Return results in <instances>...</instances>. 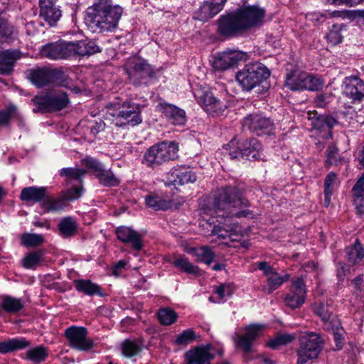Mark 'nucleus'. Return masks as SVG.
Returning <instances> with one entry per match:
<instances>
[{
    "instance_id": "1",
    "label": "nucleus",
    "mask_w": 364,
    "mask_h": 364,
    "mask_svg": "<svg viewBox=\"0 0 364 364\" xmlns=\"http://www.w3.org/2000/svg\"><path fill=\"white\" fill-rule=\"evenodd\" d=\"M249 205V201L242 196L238 188L231 186L221 188L213 198V208L208 210L213 211L211 215H217L219 223L213 227L211 235L219 239L229 238L231 242L237 241L242 235L241 228L236 223H229V220L222 222L219 218L247 217L252 214L250 210L244 209Z\"/></svg>"
},
{
    "instance_id": "2",
    "label": "nucleus",
    "mask_w": 364,
    "mask_h": 364,
    "mask_svg": "<svg viewBox=\"0 0 364 364\" xmlns=\"http://www.w3.org/2000/svg\"><path fill=\"white\" fill-rule=\"evenodd\" d=\"M265 14V10L257 5L239 8L220 16L218 32L224 36H236L244 31L262 25Z\"/></svg>"
},
{
    "instance_id": "3",
    "label": "nucleus",
    "mask_w": 364,
    "mask_h": 364,
    "mask_svg": "<svg viewBox=\"0 0 364 364\" xmlns=\"http://www.w3.org/2000/svg\"><path fill=\"white\" fill-rule=\"evenodd\" d=\"M123 12L121 6L110 0H98L87 9L85 20L93 33H112L118 28Z\"/></svg>"
},
{
    "instance_id": "4",
    "label": "nucleus",
    "mask_w": 364,
    "mask_h": 364,
    "mask_svg": "<svg viewBox=\"0 0 364 364\" xmlns=\"http://www.w3.org/2000/svg\"><path fill=\"white\" fill-rule=\"evenodd\" d=\"M141 112L140 105L131 101L112 102L107 106V115L112 117L113 123L120 127L140 124Z\"/></svg>"
},
{
    "instance_id": "5",
    "label": "nucleus",
    "mask_w": 364,
    "mask_h": 364,
    "mask_svg": "<svg viewBox=\"0 0 364 364\" xmlns=\"http://www.w3.org/2000/svg\"><path fill=\"white\" fill-rule=\"evenodd\" d=\"M178 145L174 141H162L151 146L145 152L143 163L156 167L178 158Z\"/></svg>"
},
{
    "instance_id": "6",
    "label": "nucleus",
    "mask_w": 364,
    "mask_h": 364,
    "mask_svg": "<svg viewBox=\"0 0 364 364\" xmlns=\"http://www.w3.org/2000/svg\"><path fill=\"white\" fill-rule=\"evenodd\" d=\"M270 75L269 70L262 63L255 62L246 65L236 75V80L242 90L250 91L259 85Z\"/></svg>"
},
{
    "instance_id": "7",
    "label": "nucleus",
    "mask_w": 364,
    "mask_h": 364,
    "mask_svg": "<svg viewBox=\"0 0 364 364\" xmlns=\"http://www.w3.org/2000/svg\"><path fill=\"white\" fill-rule=\"evenodd\" d=\"M225 149L230 159H240L246 157L249 160L262 159V145L257 139H232L226 144Z\"/></svg>"
},
{
    "instance_id": "8",
    "label": "nucleus",
    "mask_w": 364,
    "mask_h": 364,
    "mask_svg": "<svg viewBox=\"0 0 364 364\" xmlns=\"http://www.w3.org/2000/svg\"><path fill=\"white\" fill-rule=\"evenodd\" d=\"M299 346L296 350L297 364H306L316 359L323 348V339L316 333H305L299 337Z\"/></svg>"
},
{
    "instance_id": "9",
    "label": "nucleus",
    "mask_w": 364,
    "mask_h": 364,
    "mask_svg": "<svg viewBox=\"0 0 364 364\" xmlns=\"http://www.w3.org/2000/svg\"><path fill=\"white\" fill-rule=\"evenodd\" d=\"M124 70L129 81L134 85L145 83V80L153 75L152 67L144 59L132 56L127 59L124 65Z\"/></svg>"
},
{
    "instance_id": "10",
    "label": "nucleus",
    "mask_w": 364,
    "mask_h": 364,
    "mask_svg": "<svg viewBox=\"0 0 364 364\" xmlns=\"http://www.w3.org/2000/svg\"><path fill=\"white\" fill-rule=\"evenodd\" d=\"M285 85L293 91L304 90L316 91L321 89L323 83L320 78L306 72L294 70L287 75Z\"/></svg>"
},
{
    "instance_id": "11",
    "label": "nucleus",
    "mask_w": 364,
    "mask_h": 364,
    "mask_svg": "<svg viewBox=\"0 0 364 364\" xmlns=\"http://www.w3.org/2000/svg\"><path fill=\"white\" fill-rule=\"evenodd\" d=\"M34 102L40 111L47 112L65 108L69 103V99L65 92L54 90L36 96Z\"/></svg>"
},
{
    "instance_id": "12",
    "label": "nucleus",
    "mask_w": 364,
    "mask_h": 364,
    "mask_svg": "<svg viewBox=\"0 0 364 364\" xmlns=\"http://www.w3.org/2000/svg\"><path fill=\"white\" fill-rule=\"evenodd\" d=\"M216 353L223 355V350H215L212 344L200 345L185 353L184 364H211Z\"/></svg>"
},
{
    "instance_id": "13",
    "label": "nucleus",
    "mask_w": 364,
    "mask_h": 364,
    "mask_svg": "<svg viewBox=\"0 0 364 364\" xmlns=\"http://www.w3.org/2000/svg\"><path fill=\"white\" fill-rule=\"evenodd\" d=\"M87 329L82 326H72L65 331L69 346L80 351L90 350L96 346L93 340L87 337Z\"/></svg>"
},
{
    "instance_id": "14",
    "label": "nucleus",
    "mask_w": 364,
    "mask_h": 364,
    "mask_svg": "<svg viewBox=\"0 0 364 364\" xmlns=\"http://www.w3.org/2000/svg\"><path fill=\"white\" fill-rule=\"evenodd\" d=\"M195 97L200 106L209 114L219 116L227 108L226 105L216 99L211 91H198Z\"/></svg>"
},
{
    "instance_id": "15",
    "label": "nucleus",
    "mask_w": 364,
    "mask_h": 364,
    "mask_svg": "<svg viewBox=\"0 0 364 364\" xmlns=\"http://www.w3.org/2000/svg\"><path fill=\"white\" fill-rule=\"evenodd\" d=\"M243 126L257 135L269 134L274 129V124L269 118L258 114L246 117L243 121Z\"/></svg>"
},
{
    "instance_id": "16",
    "label": "nucleus",
    "mask_w": 364,
    "mask_h": 364,
    "mask_svg": "<svg viewBox=\"0 0 364 364\" xmlns=\"http://www.w3.org/2000/svg\"><path fill=\"white\" fill-rule=\"evenodd\" d=\"M306 296V284L301 278H297L292 282L289 293L284 297V302L290 308L297 309L305 302Z\"/></svg>"
},
{
    "instance_id": "17",
    "label": "nucleus",
    "mask_w": 364,
    "mask_h": 364,
    "mask_svg": "<svg viewBox=\"0 0 364 364\" xmlns=\"http://www.w3.org/2000/svg\"><path fill=\"white\" fill-rule=\"evenodd\" d=\"M264 328V325L252 324L245 328L244 335L236 334L233 337V341L237 348H241L245 353H249L251 350L252 345L255 338L260 335Z\"/></svg>"
},
{
    "instance_id": "18",
    "label": "nucleus",
    "mask_w": 364,
    "mask_h": 364,
    "mask_svg": "<svg viewBox=\"0 0 364 364\" xmlns=\"http://www.w3.org/2000/svg\"><path fill=\"white\" fill-rule=\"evenodd\" d=\"M196 181L195 173L185 166H177L171 168L166 174L165 185L183 186Z\"/></svg>"
},
{
    "instance_id": "19",
    "label": "nucleus",
    "mask_w": 364,
    "mask_h": 364,
    "mask_svg": "<svg viewBox=\"0 0 364 364\" xmlns=\"http://www.w3.org/2000/svg\"><path fill=\"white\" fill-rule=\"evenodd\" d=\"M156 108L169 123L178 126L186 124L187 119L185 111L176 105L162 101L157 105Z\"/></svg>"
},
{
    "instance_id": "20",
    "label": "nucleus",
    "mask_w": 364,
    "mask_h": 364,
    "mask_svg": "<svg viewBox=\"0 0 364 364\" xmlns=\"http://www.w3.org/2000/svg\"><path fill=\"white\" fill-rule=\"evenodd\" d=\"M242 58L243 53L238 50L224 51L213 57L212 65L217 70H225L236 65Z\"/></svg>"
},
{
    "instance_id": "21",
    "label": "nucleus",
    "mask_w": 364,
    "mask_h": 364,
    "mask_svg": "<svg viewBox=\"0 0 364 364\" xmlns=\"http://www.w3.org/2000/svg\"><path fill=\"white\" fill-rule=\"evenodd\" d=\"M343 93L353 101L364 98V81L356 76L346 77L343 82Z\"/></svg>"
},
{
    "instance_id": "22",
    "label": "nucleus",
    "mask_w": 364,
    "mask_h": 364,
    "mask_svg": "<svg viewBox=\"0 0 364 364\" xmlns=\"http://www.w3.org/2000/svg\"><path fill=\"white\" fill-rule=\"evenodd\" d=\"M41 55L53 60L69 58L68 42L59 41L55 43L43 46L40 50Z\"/></svg>"
},
{
    "instance_id": "23",
    "label": "nucleus",
    "mask_w": 364,
    "mask_h": 364,
    "mask_svg": "<svg viewBox=\"0 0 364 364\" xmlns=\"http://www.w3.org/2000/svg\"><path fill=\"white\" fill-rule=\"evenodd\" d=\"M56 71L46 67L31 69L28 71L30 81L38 87H44L53 81Z\"/></svg>"
},
{
    "instance_id": "24",
    "label": "nucleus",
    "mask_w": 364,
    "mask_h": 364,
    "mask_svg": "<svg viewBox=\"0 0 364 364\" xmlns=\"http://www.w3.org/2000/svg\"><path fill=\"white\" fill-rule=\"evenodd\" d=\"M117 238L124 243H131L133 249L140 250L142 248L141 238L139 234L133 229L121 226L116 229Z\"/></svg>"
},
{
    "instance_id": "25",
    "label": "nucleus",
    "mask_w": 364,
    "mask_h": 364,
    "mask_svg": "<svg viewBox=\"0 0 364 364\" xmlns=\"http://www.w3.org/2000/svg\"><path fill=\"white\" fill-rule=\"evenodd\" d=\"M223 9L212 0L204 1L195 11L193 18L200 21H208L218 14Z\"/></svg>"
},
{
    "instance_id": "26",
    "label": "nucleus",
    "mask_w": 364,
    "mask_h": 364,
    "mask_svg": "<svg viewBox=\"0 0 364 364\" xmlns=\"http://www.w3.org/2000/svg\"><path fill=\"white\" fill-rule=\"evenodd\" d=\"M314 313L321 318L324 328L338 324V318L333 314L332 307L328 303H318L314 306Z\"/></svg>"
},
{
    "instance_id": "27",
    "label": "nucleus",
    "mask_w": 364,
    "mask_h": 364,
    "mask_svg": "<svg viewBox=\"0 0 364 364\" xmlns=\"http://www.w3.org/2000/svg\"><path fill=\"white\" fill-rule=\"evenodd\" d=\"M21 56L22 53L19 50L0 51V73H9L13 70L16 61Z\"/></svg>"
},
{
    "instance_id": "28",
    "label": "nucleus",
    "mask_w": 364,
    "mask_h": 364,
    "mask_svg": "<svg viewBox=\"0 0 364 364\" xmlns=\"http://www.w3.org/2000/svg\"><path fill=\"white\" fill-rule=\"evenodd\" d=\"M351 193L358 214L360 216L364 215V172L356 181Z\"/></svg>"
},
{
    "instance_id": "29",
    "label": "nucleus",
    "mask_w": 364,
    "mask_h": 364,
    "mask_svg": "<svg viewBox=\"0 0 364 364\" xmlns=\"http://www.w3.org/2000/svg\"><path fill=\"white\" fill-rule=\"evenodd\" d=\"M61 16V10L59 6L56 5V2H53L50 4H43V6L40 7L41 18L50 26H55Z\"/></svg>"
},
{
    "instance_id": "30",
    "label": "nucleus",
    "mask_w": 364,
    "mask_h": 364,
    "mask_svg": "<svg viewBox=\"0 0 364 364\" xmlns=\"http://www.w3.org/2000/svg\"><path fill=\"white\" fill-rule=\"evenodd\" d=\"M46 195L47 190L45 187L28 186L21 190L20 198L23 201L41 203Z\"/></svg>"
},
{
    "instance_id": "31",
    "label": "nucleus",
    "mask_w": 364,
    "mask_h": 364,
    "mask_svg": "<svg viewBox=\"0 0 364 364\" xmlns=\"http://www.w3.org/2000/svg\"><path fill=\"white\" fill-rule=\"evenodd\" d=\"M75 289L85 295L92 296L97 295L104 296L105 294L102 291V287L97 284L93 283L90 279H77L74 281Z\"/></svg>"
},
{
    "instance_id": "32",
    "label": "nucleus",
    "mask_w": 364,
    "mask_h": 364,
    "mask_svg": "<svg viewBox=\"0 0 364 364\" xmlns=\"http://www.w3.org/2000/svg\"><path fill=\"white\" fill-rule=\"evenodd\" d=\"M31 343L25 338H15L0 342V353L6 354L15 350H23L30 346Z\"/></svg>"
},
{
    "instance_id": "33",
    "label": "nucleus",
    "mask_w": 364,
    "mask_h": 364,
    "mask_svg": "<svg viewBox=\"0 0 364 364\" xmlns=\"http://www.w3.org/2000/svg\"><path fill=\"white\" fill-rule=\"evenodd\" d=\"M267 283L262 286V290L267 294H272L274 290L279 289L283 283L289 279V274H279L277 272L266 278Z\"/></svg>"
},
{
    "instance_id": "34",
    "label": "nucleus",
    "mask_w": 364,
    "mask_h": 364,
    "mask_svg": "<svg viewBox=\"0 0 364 364\" xmlns=\"http://www.w3.org/2000/svg\"><path fill=\"white\" fill-rule=\"evenodd\" d=\"M145 203L149 208L155 210H166L171 208V201L163 198L155 193H151L145 196Z\"/></svg>"
},
{
    "instance_id": "35",
    "label": "nucleus",
    "mask_w": 364,
    "mask_h": 364,
    "mask_svg": "<svg viewBox=\"0 0 364 364\" xmlns=\"http://www.w3.org/2000/svg\"><path fill=\"white\" fill-rule=\"evenodd\" d=\"M346 257L350 265H356L361 262L364 257V249L358 239H356L354 244L346 250Z\"/></svg>"
},
{
    "instance_id": "36",
    "label": "nucleus",
    "mask_w": 364,
    "mask_h": 364,
    "mask_svg": "<svg viewBox=\"0 0 364 364\" xmlns=\"http://www.w3.org/2000/svg\"><path fill=\"white\" fill-rule=\"evenodd\" d=\"M187 252L196 257L197 262H203L207 265H210L215 257L214 252L208 245L201 246L198 248H190Z\"/></svg>"
},
{
    "instance_id": "37",
    "label": "nucleus",
    "mask_w": 364,
    "mask_h": 364,
    "mask_svg": "<svg viewBox=\"0 0 364 364\" xmlns=\"http://www.w3.org/2000/svg\"><path fill=\"white\" fill-rule=\"evenodd\" d=\"M344 24H333L326 36V38L331 46H336L341 43L343 39V32L346 31Z\"/></svg>"
},
{
    "instance_id": "38",
    "label": "nucleus",
    "mask_w": 364,
    "mask_h": 364,
    "mask_svg": "<svg viewBox=\"0 0 364 364\" xmlns=\"http://www.w3.org/2000/svg\"><path fill=\"white\" fill-rule=\"evenodd\" d=\"M24 306V301L21 299L6 296L3 298L1 307L7 313L15 314L20 311Z\"/></svg>"
},
{
    "instance_id": "39",
    "label": "nucleus",
    "mask_w": 364,
    "mask_h": 364,
    "mask_svg": "<svg viewBox=\"0 0 364 364\" xmlns=\"http://www.w3.org/2000/svg\"><path fill=\"white\" fill-rule=\"evenodd\" d=\"M77 223L71 217L63 218L58 224L60 235L64 237L73 235L77 231Z\"/></svg>"
},
{
    "instance_id": "40",
    "label": "nucleus",
    "mask_w": 364,
    "mask_h": 364,
    "mask_svg": "<svg viewBox=\"0 0 364 364\" xmlns=\"http://www.w3.org/2000/svg\"><path fill=\"white\" fill-rule=\"evenodd\" d=\"M65 200L64 198H55L46 196L42 200L41 205L46 212H58L65 208Z\"/></svg>"
},
{
    "instance_id": "41",
    "label": "nucleus",
    "mask_w": 364,
    "mask_h": 364,
    "mask_svg": "<svg viewBox=\"0 0 364 364\" xmlns=\"http://www.w3.org/2000/svg\"><path fill=\"white\" fill-rule=\"evenodd\" d=\"M142 344L139 341L125 340L121 345L122 355L127 358H132L141 351Z\"/></svg>"
},
{
    "instance_id": "42",
    "label": "nucleus",
    "mask_w": 364,
    "mask_h": 364,
    "mask_svg": "<svg viewBox=\"0 0 364 364\" xmlns=\"http://www.w3.org/2000/svg\"><path fill=\"white\" fill-rule=\"evenodd\" d=\"M11 118L18 119L19 125L23 124L22 117L14 105H9L5 109L0 110V126L8 124Z\"/></svg>"
},
{
    "instance_id": "43",
    "label": "nucleus",
    "mask_w": 364,
    "mask_h": 364,
    "mask_svg": "<svg viewBox=\"0 0 364 364\" xmlns=\"http://www.w3.org/2000/svg\"><path fill=\"white\" fill-rule=\"evenodd\" d=\"M43 255L44 253L42 250L29 252L23 259V266L26 269H35L43 262Z\"/></svg>"
},
{
    "instance_id": "44",
    "label": "nucleus",
    "mask_w": 364,
    "mask_h": 364,
    "mask_svg": "<svg viewBox=\"0 0 364 364\" xmlns=\"http://www.w3.org/2000/svg\"><path fill=\"white\" fill-rule=\"evenodd\" d=\"M172 264L187 274H197L198 273V267L193 265L188 259L183 255H179L175 257Z\"/></svg>"
},
{
    "instance_id": "45",
    "label": "nucleus",
    "mask_w": 364,
    "mask_h": 364,
    "mask_svg": "<svg viewBox=\"0 0 364 364\" xmlns=\"http://www.w3.org/2000/svg\"><path fill=\"white\" fill-rule=\"evenodd\" d=\"M337 183V176L335 173H329L324 181V205L328 207L331 203L333 188Z\"/></svg>"
},
{
    "instance_id": "46",
    "label": "nucleus",
    "mask_w": 364,
    "mask_h": 364,
    "mask_svg": "<svg viewBox=\"0 0 364 364\" xmlns=\"http://www.w3.org/2000/svg\"><path fill=\"white\" fill-rule=\"evenodd\" d=\"M48 355V349L42 345L31 348L26 352V358L35 363L44 361Z\"/></svg>"
},
{
    "instance_id": "47",
    "label": "nucleus",
    "mask_w": 364,
    "mask_h": 364,
    "mask_svg": "<svg viewBox=\"0 0 364 364\" xmlns=\"http://www.w3.org/2000/svg\"><path fill=\"white\" fill-rule=\"evenodd\" d=\"M157 317L160 323L168 326L176 321L178 314L171 308H163L159 310Z\"/></svg>"
},
{
    "instance_id": "48",
    "label": "nucleus",
    "mask_w": 364,
    "mask_h": 364,
    "mask_svg": "<svg viewBox=\"0 0 364 364\" xmlns=\"http://www.w3.org/2000/svg\"><path fill=\"white\" fill-rule=\"evenodd\" d=\"M21 242L26 247H34L43 244L45 239L42 235L26 232L21 235Z\"/></svg>"
},
{
    "instance_id": "49",
    "label": "nucleus",
    "mask_w": 364,
    "mask_h": 364,
    "mask_svg": "<svg viewBox=\"0 0 364 364\" xmlns=\"http://www.w3.org/2000/svg\"><path fill=\"white\" fill-rule=\"evenodd\" d=\"M96 177L99 179L100 183L105 186H116L119 183V179L109 169H105L104 167Z\"/></svg>"
},
{
    "instance_id": "50",
    "label": "nucleus",
    "mask_w": 364,
    "mask_h": 364,
    "mask_svg": "<svg viewBox=\"0 0 364 364\" xmlns=\"http://www.w3.org/2000/svg\"><path fill=\"white\" fill-rule=\"evenodd\" d=\"M196 338V335L193 328H188L176 336L174 343L178 346H187L195 341Z\"/></svg>"
},
{
    "instance_id": "51",
    "label": "nucleus",
    "mask_w": 364,
    "mask_h": 364,
    "mask_svg": "<svg viewBox=\"0 0 364 364\" xmlns=\"http://www.w3.org/2000/svg\"><path fill=\"white\" fill-rule=\"evenodd\" d=\"M85 173V170L78 168H63L60 171V176L65 177L68 181H80Z\"/></svg>"
},
{
    "instance_id": "52",
    "label": "nucleus",
    "mask_w": 364,
    "mask_h": 364,
    "mask_svg": "<svg viewBox=\"0 0 364 364\" xmlns=\"http://www.w3.org/2000/svg\"><path fill=\"white\" fill-rule=\"evenodd\" d=\"M296 336L294 334L284 333L277 336L274 339L270 340L267 343V346L276 349L279 346L287 345L294 341Z\"/></svg>"
},
{
    "instance_id": "53",
    "label": "nucleus",
    "mask_w": 364,
    "mask_h": 364,
    "mask_svg": "<svg viewBox=\"0 0 364 364\" xmlns=\"http://www.w3.org/2000/svg\"><path fill=\"white\" fill-rule=\"evenodd\" d=\"M85 41L68 42V49L69 57L73 55H87Z\"/></svg>"
},
{
    "instance_id": "54",
    "label": "nucleus",
    "mask_w": 364,
    "mask_h": 364,
    "mask_svg": "<svg viewBox=\"0 0 364 364\" xmlns=\"http://www.w3.org/2000/svg\"><path fill=\"white\" fill-rule=\"evenodd\" d=\"M14 27L0 17V46L12 38Z\"/></svg>"
},
{
    "instance_id": "55",
    "label": "nucleus",
    "mask_w": 364,
    "mask_h": 364,
    "mask_svg": "<svg viewBox=\"0 0 364 364\" xmlns=\"http://www.w3.org/2000/svg\"><path fill=\"white\" fill-rule=\"evenodd\" d=\"M82 165L86 167L88 170L92 171L95 176L104 167L103 165L96 159L91 156H86L81 161Z\"/></svg>"
},
{
    "instance_id": "56",
    "label": "nucleus",
    "mask_w": 364,
    "mask_h": 364,
    "mask_svg": "<svg viewBox=\"0 0 364 364\" xmlns=\"http://www.w3.org/2000/svg\"><path fill=\"white\" fill-rule=\"evenodd\" d=\"M328 331H331L333 333L334 340L336 343V346L338 348H341L343 344L344 337H343V329L341 327V322L338 320V325H332L329 328H326Z\"/></svg>"
},
{
    "instance_id": "57",
    "label": "nucleus",
    "mask_w": 364,
    "mask_h": 364,
    "mask_svg": "<svg viewBox=\"0 0 364 364\" xmlns=\"http://www.w3.org/2000/svg\"><path fill=\"white\" fill-rule=\"evenodd\" d=\"M338 159V149L335 146H329L326 149V161L328 165L336 164Z\"/></svg>"
},
{
    "instance_id": "58",
    "label": "nucleus",
    "mask_w": 364,
    "mask_h": 364,
    "mask_svg": "<svg viewBox=\"0 0 364 364\" xmlns=\"http://www.w3.org/2000/svg\"><path fill=\"white\" fill-rule=\"evenodd\" d=\"M307 114L308 119L312 121L311 125L314 129H324L323 115H318L316 112L311 113L310 112Z\"/></svg>"
},
{
    "instance_id": "59",
    "label": "nucleus",
    "mask_w": 364,
    "mask_h": 364,
    "mask_svg": "<svg viewBox=\"0 0 364 364\" xmlns=\"http://www.w3.org/2000/svg\"><path fill=\"white\" fill-rule=\"evenodd\" d=\"M82 195V189L75 186L65 192L63 198L65 200H73L79 198Z\"/></svg>"
},
{
    "instance_id": "60",
    "label": "nucleus",
    "mask_w": 364,
    "mask_h": 364,
    "mask_svg": "<svg viewBox=\"0 0 364 364\" xmlns=\"http://www.w3.org/2000/svg\"><path fill=\"white\" fill-rule=\"evenodd\" d=\"M257 268L263 272V274L266 278L277 272L276 269L272 266L269 265L267 262H258Z\"/></svg>"
},
{
    "instance_id": "61",
    "label": "nucleus",
    "mask_w": 364,
    "mask_h": 364,
    "mask_svg": "<svg viewBox=\"0 0 364 364\" xmlns=\"http://www.w3.org/2000/svg\"><path fill=\"white\" fill-rule=\"evenodd\" d=\"M215 294L219 300H224L226 296L230 295V287L228 285L223 284L216 288Z\"/></svg>"
},
{
    "instance_id": "62",
    "label": "nucleus",
    "mask_w": 364,
    "mask_h": 364,
    "mask_svg": "<svg viewBox=\"0 0 364 364\" xmlns=\"http://www.w3.org/2000/svg\"><path fill=\"white\" fill-rule=\"evenodd\" d=\"M329 98L330 97L326 94H319L316 96V97L314 100L315 105L317 107H325L329 102Z\"/></svg>"
},
{
    "instance_id": "63",
    "label": "nucleus",
    "mask_w": 364,
    "mask_h": 364,
    "mask_svg": "<svg viewBox=\"0 0 364 364\" xmlns=\"http://www.w3.org/2000/svg\"><path fill=\"white\" fill-rule=\"evenodd\" d=\"M86 50L87 51V55L100 52L99 46H97L94 42L90 41L85 43Z\"/></svg>"
},
{
    "instance_id": "64",
    "label": "nucleus",
    "mask_w": 364,
    "mask_h": 364,
    "mask_svg": "<svg viewBox=\"0 0 364 364\" xmlns=\"http://www.w3.org/2000/svg\"><path fill=\"white\" fill-rule=\"evenodd\" d=\"M323 122L324 129H331L337 124V121L333 117L328 116H323Z\"/></svg>"
}]
</instances>
